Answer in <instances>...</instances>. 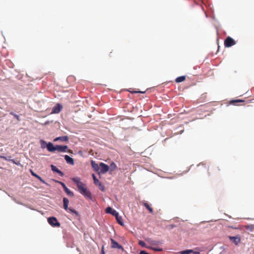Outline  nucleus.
I'll return each mask as SVG.
<instances>
[{"mask_svg":"<svg viewBox=\"0 0 254 254\" xmlns=\"http://www.w3.org/2000/svg\"><path fill=\"white\" fill-rule=\"evenodd\" d=\"M72 181L76 184L79 192L83 195L85 197L91 199V194L87 189L85 184L80 181V178L78 177L73 178Z\"/></svg>","mask_w":254,"mask_h":254,"instance_id":"nucleus-1","label":"nucleus"},{"mask_svg":"<svg viewBox=\"0 0 254 254\" xmlns=\"http://www.w3.org/2000/svg\"><path fill=\"white\" fill-rule=\"evenodd\" d=\"M68 147L66 145H58L54 146L53 143L49 142V151L55 152L56 151L59 152H65L67 151Z\"/></svg>","mask_w":254,"mask_h":254,"instance_id":"nucleus-2","label":"nucleus"},{"mask_svg":"<svg viewBox=\"0 0 254 254\" xmlns=\"http://www.w3.org/2000/svg\"><path fill=\"white\" fill-rule=\"evenodd\" d=\"M68 199L66 197H64L63 198V206L64 209L67 212H69L71 213H74L76 215V216H78V213L77 212V211H76L75 210L68 207Z\"/></svg>","mask_w":254,"mask_h":254,"instance_id":"nucleus-3","label":"nucleus"},{"mask_svg":"<svg viewBox=\"0 0 254 254\" xmlns=\"http://www.w3.org/2000/svg\"><path fill=\"white\" fill-rule=\"evenodd\" d=\"M49 224L54 227H60L61 225L60 223L55 217H49Z\"/></svg>","mask_w":254,"mask_h":254,"instance_id":"nucleus-4","label":"nucleus"},{"mask_svg":"<svg viewBox=\"0 0 254 254\" xmlns=\"http://www.w3.org/2000/svg\"><path fill=\"white\" fill-rule=\"evenodd\" d=\"M236 44L235 40L230 37H228L224 41V45L226 47H230Z\"/></svg>","mask_w":254,"mask_h":254,"instance_id":"nucleus-5","label":"nucleus"},{"mask_svg":"<svg viewBox=\"0 0 254 254\" xmlns=\"http://www.w3.org/2000/svg\"><path fill=\"white\" fill-rule=\"evenodd\" d=\"M93 179L94 180V183L95 185L97 186L99 189L102 191H104L105 187L104 185L97 179L94 174L92 175Z\"/></svg>","mask_w":254,"mask_h":254,"instance_id":"nucleus-6","label":"nucleus"},{"mask_svg":"<svg viewBox=\"0 0 254 254\" xmlns=\"http://www.w3.org/2000/svg\"><path fill=\"white\" fill-rule=\"evenodd\" d=\"M63 108V106L60 104H57L52 109L51 114H58Z\"/></svg>","mask_w":254,"mask_h":254,"instance_id":"nucleus-7","label":"nucleus"},{"mask_svg":"<svg viewBox=\"0 0 254 254\" xmlns=\"http://www.w3.org/2000/svg\"><path fill=\"white\" fill-rule=\"evenodd\" d=\"M111 247L114 249H121L123 251H124V248L120 245H119L116 241H115L114 239H111Z\"/></svg>","mask_w":254,"mask_h":254,"instance_id":"nucleus-8","label":"nucleus"},{"mask_svg":"<svg viewBox=\"0 0 254 254\" xmlns=\"http://www.w3.org/2000/svg\"><path fill=\"white\" fill-rule=\"evenodd\" d=\"M229 239L236 245H238L241 242V237L239 235L236 236H229Z\"/></svg>","mask_w":254,"mask_h":254,"instance_id":"nucleus-9","label":"nucleus"},{"mask_svg":"<svg viewBox=\"0 0 254 254\" xmlns=\"http://www.w3.org/2000/svg\"><path fill=\"white\" fill-rule=\"evenodd\" d=\"M100 172L102 174H105L109 171V166L104 163L100 164Z\"/></svg>","mask_w":254,"mask_h":254,"instance_id":"nucleus-10","label":"nucleus"},{"mask_svg":"<svg viewBox=\"0 0 254 254\" xmlns=\"http://www.w3.org/2000/svg\"><path fill=\"white\" fill-rule=\"evenodd\" d=\"M106 212L107 213L111 214L112 215H113L114 216H116L119 214L118 212L116 210L112 209L111 207H108L106 209Z\"/></svg>","mask_w":254,"mask_h":254,"instance_id":"nucleus-11","label":"nucleus"},{"mask_svg":"<svg viewBox=\"0 0 254 254\" xmlns=\"http://www.w3.org/2000/svg\"><path fill=\"white\" fill-rule=\"evenodd\" d=\"M51 167L52 170L54 172L57 173L58 174H59V175L60 176L62 177V176H64V173L61 171H60L58 168H57L56 166H54L53 165H51Z\"/></svg>","mask_w":254,"mask_h":254,"instance_id":"nucleus-12","label":"nucleus"},{"mask_svg":"<svg viewBox=\"0 0 254 254\" xmlns=\"http://www.w3.org/2000/svg\"><path fill=\"white\" fill-rule=\"evenodd\" d=\"M60 140L62 142H66L68 140V137L67 136H60L54 139V141Z\"/></svg>","mask_w":254,"mask_h":254,"instance_id":"nucleus-13","label":"nucleus"},{"mask_svg":"<svg viewBox=\"0 0 254 254\" xmlns=\"http://www.w3.org/2000/svg\"><path fill=\"white\" fill-rule=\"evenodd\" d=\"M64 158L67 163L71 165L74 164L73 159L69 156H68L67 155H64Z\"/></svg>","mask_w":254,"mask_h":254,"instance_id":"nucleus-14","label":"nucleus"},{"mask_svg":"<svg viewBox=\"0 0 254 254\" xmlns=\"http://www.w3.org/2000/svg\"><path fill=\"white\" fill-rule=\"evenodd\" d=\"M245 101L241 99H236V100H231L229 102L230 104L236 106L238 105V103H241V102H244Z\"/></svg>","mask_w":254,"mask_h":254,"instance_id":"nucleus-15","label":"nucleus"},{"mask_svg":"<svg viewBox=\"0 0 254 254\" xmlns=\"http://www.w3.org/2000/svg\"><path fill=\"white\" fill-rule=\"evenodd\" d=\"M186 78V76H179V77H178L177 78H176L175 79V81L177 83L182 82L184 81V80H185Z\"/></svg>","mask_w":254,"mask_h":254,"instance_id":"nucleus-16","label":"nucleus"},{"mask_svg":"<svg viewBox=\"0 0 254 254\" xmlns=\"http://www.w3.org/2000/svg\"><path fill=\"white\" fill-rule=\"evenodd\" d=\"M64 190L68 196H73V192L70 191L66 187H64Z\"/></svg>","mask_w":254,"mask_h":254,"instance_id":"nucleus-17","label":"nucleus"},{"mask_svg":"<svg viewBox=\"0 0 254 254\" xmlns=\"http://www.w3.org/2000/svg\"><path fill=\"white\" fill-rule=\"evenodd\" d=\"M91 166L95 171H97L99 170L100 166H99L94 161H92Z\"/></svg>","mask_w":254,"mask_h":254,"instance_id":"nucleus-18","label":"nucleus"},{"mask_svg":"<svg viewBox=\"0 0 254 254\" xmlns=\"http://www.w3.org/2000/svg\"><path fill=\"white\" fill-rule=\"evenodd\" d=\"M115 217H116V219L118 223L119 224H120L121 225L123 226L124 225V223H123L122 217L120 216L119 215V214H118V215H117Z\"/></svg>","mask_w":254,"mask_h":254,"instance_id":"nucleus-19","label":"nucleus"},{"mask_svg":"<svg viewBox=\"0 0 254 254\" xmlns=\"http://www.w3.org/2000/svg\"><path fill=\"white\" fill-rule=\"evenodd\" d=\"M143 205L149 210L150 213H152L153 212V209L149 206L148 203L144 202H143Z\"/></svg>","mask_w":254,"mask_h":254,"instance_id":"nucleus-20","label":"nucleus"},{"mask_svg":"<svg viewBox=\"0 0 254 254\" xmlns=\"http://www.w3.org/2000/svg\"><path fill=\"white\" fill-rule=\"evenodd\" d=\"M146 241L147 242H148L152 245H157L159 243V242H156L155 241L152 240L150 239H146Z\"/></svg>","mask_w":254,"mask_h":254,"instance_id":"nucleus-21","label":"nucleus"},{"mask_svg":"<svg viewBox=\"0 0 254 254\" xmlns=\"http://www.w3.org/2000/svg\"><path fill=\"white\" fill-rule=\"evenodd\" d=\"M193 253L192 250H187L180 252L181 254H190Z\"/></svg>","mask_w":254,"mask_h":254,"instance_id":"nucleus-22","label":"nucleus"},{"mask_svg":"<svg viewBox=\"0 0 254 254\" xmlns=\"http://www.w3.org/2000/svg\"><path fill=\"white\" fill-rule=\"evenodd\" d=\"M246 229L251 232L254 231V225H250L246 226Z\"/></svg>","mask_w":254,"mask_h":254,"instance_id":"nucleus-23","label":"nucleus"},{"mask_svg":"<svg viewBox=\"0 0 254 254\" xmlns=\"http://www.w3.org/2000/svg\"><path fill=\"white\" fill-rule=\"evenodd\" d=\"M40 142H41V146H42V148H48V143L47 142H46L45 141H44L43 140H41Z\"/></svg>","mask_w":254,"mask_h":254,"instance_id":"nucleus-24","label":"nucleus"},{"mask_svg":"<svg viewBox=\"0 0 254 254\" xmlns=\"http://www.w3.org/2000/svg\"><path fill=\"white\" fill-rule=\"evenodd\" d=\"M11 156L5 157L4 156L0 155V158H2L6 161H11V160H12V159H11Z\"/></svg>","mask_w":254,"mask_h":254,"instance_id":"nucleus-25","label":"nucleus"},{"mask_svg":"<svg viewBox=\"0 0 254 254\" xmlns=\"http://www.w3.org/2000/svg\"><path fill=\"white\" fill-rule=\"evenodd\" d=\"M30 172L32 176L37 178L38 179L42 181L41 178L38 175H37L36 174H35L32 170H30Z\"/></svg>","mask_w":254,"mask_h":254,"instance_id":"nucleus-26","label":"nucleus"},{"mask_svg":"<svg viewBox=\"0 0 254 254\" xmlns=\"http://www.w3.org/2000/svg\"><path fill=\"white\" fill-rule=\"evenodd\" d=\"M110 167H111V170L112 171H114V170H115L116 169L117 166H116V164L114 162H112L110 164Z\"/></svg>","mask_w":254,"mask_h":254,"instance_id":"nucleus-27","label":"nucleus"},{"mask_svg":"<svg viewBox=\"0 0 254 254\" xmlns=\"http://www.w3.org/2000/svg\"><path fill=\"white\" fill-rule=\"evenodd\" d=\"M10 114L13 116L14 118H15L17 121H19L20 120V119L19 118V116L15 114H14L13 112H10Z\"/></svg>","mask_w":254,"mask_h":254,"instance_id":"nucleus-28","label":"nucleus"},{"mask_svg":"<svg viewBox=\"0 0 254 254\" xmlns=\"http://www.w3.org/2000/svg\"><path fill=\"white\" fill-rule=\"evenodd\" d=\"M138 244L142 247L148 248L146 246L145 242L142 241H139Z\"/></svg>","mask_w":254,"mask_h":254,"instance_id":"nucleus-29","label":"nucleus"},{"mask_svg":"<svg viewBox=\"0 0 254 254\" xmlns=\"http://www.w3.org/2000/svg\"><path fill=\"white\" fill-rule=\"evenodd\" d=\"M152 250L157 251V252H161L162 251V249L161 248H151Z\"/></svg>","mask_w":254,"mask_h":254,"instance_id":"nucleus-30","label":"nucleus"},{"mask_svg":"<svg viewBox=\"0 0 254 254\" xmlns=\"http://www.w3.org/2000/svg\"><path fill=\"white\" fill-rule=\"evenodd\" d=\"M175 227H176V226L175 225H174V224H171V225L167 226V228L169 229H173Z\"/></svg>","mask_w":254,"mask_h":254,"instance_id":"nucleus-31","label":"nucleus"},{"mask_svg":"<svg viewBox=\"0 0 254 254\" xmlns=\"http://www.w3.org/2000/svg\"><path fill=\"white\" fill-rule=\"evenodd\" d=\"M11 162H12L13 163H14V164H16V165H20V162H19V161L16 162V161H15L14 160H13V159H12V160H11Z\"/></svg>","mask_w":254,"mask_h":254,"instance_id":"nucleus-32","label":"nucleus"},{"mask_svg":"<svg viewBox=\"0 0 254 254\" xmlns=\"http://www.w3.org/2000/svg\"><path fill=\"white\" fill-rule=\"evenodd\" d=\"M129 91L131 93H143L145 92H142V91H132V90H129Z\"/></svg>","mask_w":254,"mask_h":254,"instance_id":"nucleus-33","label":"nucleus"},{"mask_svg":"<svg viewBox=\"0 0 254 254\" xmlns=\"http://www.w3.org/2000/svg\"><path fill=\"white\" fill-rule=\"evenodd\" d=\"M57 182L63 187V189L64 188V187H66L64 183L60 181H57Z\"/></svg>","mask_w":254,"mask_h":254,"instance_id":"nucleus-34","label":"nucleus"},{"mask_svg":"<svg viewBox=\"0 0 254 254\" xmlns=\"http://www.w3.org/2000/svg\"><path fill=\"white\" fill-rule=\"evenodd\" d=\"M213 170L215 172H216L217 171H220V169L219 168V167H215L213 168Z\"/></svg>","mask_w":254,"mask_h":254,"instance_id":"nucleus-35","label":"nucleus"},{"mask_svg":"<svg viewBox=\"0 0 254 254\" xmlns=\"http://www.w3.org/2000/svg\"><path fill=\"white\" fill-rule=\"evenodd\" d=\"M139 254H148L146 252L142 251L140 252Z\"/></svg>","mask_w":254,"mask_h":254,"instance_id":"nucleus-36","label":"nucleus"},{"mask_svg":"<svg viewBox=\"0 0 254 254\" xmlns=\"http://www.w3.org/2000/svg\"><path fill=\"white\" fill-rule=\"evenodd\" d=\"M192 253H193V254H200V253L198 252H193Z\"/></svg>","mask_w":254,"mask_h":254,"instance_id":"nucleus-37","label":"nucleus"},{"mask_svg":"<svg viewBox=\"0 0 254 254\" xmlns=\"http://www.w3.org/2000/svg\"><path fill=\"white\" fill-rule=\"evenodd\" d=\"M102 254H104V252H102Z\"/></svg>","mask_w":254,"mask_h":254,"instance_id":"nucleus-38","label":"nucleus"}]
</instances>
